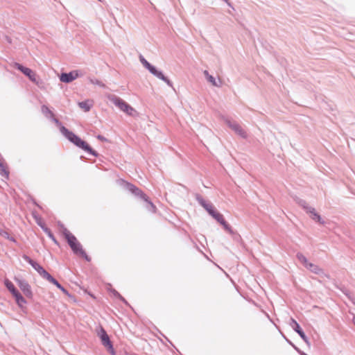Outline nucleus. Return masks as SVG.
Returning a JSON list of instances; mask_svg holds the SVG:
<instances>
[{
  "label": "nucleus",
  "mask_w": 355,
  "mask_h": 355,
  "mask_svg": "<svg viewBox=\"0 0 355 355\" xmlns=\"http://www.w3.org/2000/svg\"><path fill=\"white\" fill-rule=\"evenodd\" d=\"M297 257L298 260L306 267L308 268L309 263H310L307 259L302 254H297Z\"/></svg>",
  "instance_id": "a211bd4d"
},
{
  "label": "nucleus",
  "mask_w": 355,
  "mask_h": 355,
  "mask_svg": "<svg viewBox=\"0 0 355 355\" xmlns=\"http://www.w3.org/2000/svg\"><path fill=\"white\" fill-rule=\"evenodd\" d=\"M97 138H98V139H99V140H101L102 141H106V139L104 137L101 136V135L97 136Z\"/></svg>",
  "instance_id": "72a5a7b5"
},
{
  "label": "nucleus",
  "mask_w": 355,
  "mask_h": 355,
  "mask_svg": "<svg viewBox=\"0 0 355 355\" xmlns=\"http://www.w3.org/2000/svg\"><path fill=\"white\" fill-rule=\"evenodd\" d=\"M78 105L85 112H88L93 105V101L92 100H86L78 103Z\"/></svg>",
  "instance_id": "f8f14e48"
},
{
  "label": "nucleus",
  "mask_w": 355,
  "mask_h": 355,
  "mask_svg": "<svg viewBox=\"0 0 355 355\" xmlns=\"http://www.w3.org/2000/svg\"><path fill=\"white\" fill-rule=\"evenodd\" d=\"M12 295L15 297L16 302L19 301V298L22 297V295L19 293V292L17 291H16Z\"/></svg>",
  "instance_id": "cd10ccee"
},
{
  "label": "nucleus",
  "mask_w": 355,
  "mask_h": 355,
  "mask_svg": "<svg viewBox=\"0 0 355 355\" xmlns=\"http://www.w3.org/2000/svg\"><path fill=\"white\" fill-rule=\"evenodd\" d=\"M62 234L75 254L89 261V259L85 251L83 250L82 245L73 234H71L67 228L63 227Z\"/></svg>",
  "instance_id": "f03ea898"
},
{
  "label": "nucleus",
  "mask_w": 355,
  "mask_h": 355,
  "mask_svg": "<svg viewBox=\"0 0 355 355\" xmlns=\"http://www.w3.org/2000/svg\"><path fill=\"white\" fill-rule=\"evenodd\" d=\"M42 230H44V232L49 236V237L57 245H58V243L56 240V239L55 238V236H53V234H52L51 231L46 227L45 226H43V225H41Z\"/></svg>",
  "instance_id": "2eb2a0df"
},
{
  "label": "nucleus",
  "mask_w": 355,
  "mask_h": 355,
  "mask_svg": "<svg viewBox=\"0 0 355 355\" xmlns=\"http://www.w3.org/2000/svg\"><path fill=\"white\" fill-rule=\"evenodd\" d=\"M201 205L202 207L207 211L208 213L210 212V211H212V209H214V206L211 204H207L205 202H201Z\"/></svg>",
  "instance_id": "b1692460"
},
{
  "label": "nucleus",
  "mask_w": 355,
  "mask_h": 355,
  "mask_svg": "<svg viewBox=\"0 0 355 355\" xmlns=\"http://www.w3.org/2000/svg\"><path fill=\"white\" fill-rule=\"evenodd\" d=\"M0 235H1L2 236H3L5 238L9 239L8 233L1 229H0Z\"/></svg>",
  "instance_id": "c85d7f7f"
},
{
  "label": "nucleus",
  "mask_w": 355,
  "mask_h": 355,
  "mask_svg": "<svg viewBox=\"0 0 355 355\" xmlns=\"http://www.w3.org/2000/svg\"><path fill=\"white\" fill-rule=\"evenodd\" d=\"M42 112L48 117H54V114L46 105L42 107Z\"/></svg>",
  "instance_id": "6ab92c4d"
},
{
  "label": "nucleus",
  "mask_w": 355,
  "mask_h": 355,
  "mask_svg": "<svg viewBox=\"0 0 355 355\" xmlns=\"http://www.w3.org/2000/svg\"><path fill=\"white\" fill-rule=\"evenodd\" d=\"M14 67L21 71L24 75L28 77V78L33 83H37V75L35 71L28 67H25L19 63H14Z\"/></svg>",
  "instance_id": "423d86ee"
},
{
  "label": "nucleus",
  "mask_w": 355,
  "mask_h": 355,
  "mask_svg": "<svg viewBox=\"0 0 355 355\" xmlns=\"http://www.w3.org/2000/svg\"><path fill=\"white\" fill-rule=\"evenodd\" d=\"M310 213H311V217L312 218V219L315 220H317L318 222L320 223H322V222L321 221V217L320 216L317 214L315 211V209H312L311 211H310Z\"/></svg>",
  "instance_id": "412c9836"
},
{
  "label": "nucleus",
  "mask_w": 355,
  "mask_h": 355,
  "mask_svg": "<svg viewBox=\"0 0 355 355\" xmlns=\"http://www.w3.org/2000/svg\"><path fill=\"white\" fill-rule=\"evenodd\" d=\"M306 268L315 274H320L322 272V270L318 266L312 263H309L308 268Z\"/></svg>",
  "instance_id": "ddd939ff"
},
{
  "label": "nucleus",
  "mask_w": 355,
  "mask_h": 355,
  "mask_svg": "<svg viewBox=\"0 0 355 355\" xmlns=\"http://www.w3.org/2000/svg\"><path fill=\"white\" fill-rule=\"evenodd\" d=\"M78 71H72L68 73H63L61 74L60 79L63 83H70L78 77Z\"/></svg>",
  "instance_id": "1a4fd4ad"
},
{
  "label": "nucleus",
  "mask_w": 355,
  "mask_h": 355,
  "mask_svg": "<svg viewBox=\"0 0 355 355\" xmlns=\"http://www.w3.org/2000/svg\"><path fill=\"white\" fill-rule=\"evenodd\" d=\"M24 259L26 260L33 268L35 269L38 273L44 279H46L49 273L46 271L40 264L30 259L27 256L24 257Z\"/></svg>",
  "instance_id": "0eeeda50"
},
{
  "label": "nucleus",
  "mask_w": 355,
  "mask_h": 355,
  "mask_svg": "<svg viewBox=\"0 0 355 355\" xmlns=\"http://www.w3.org/2000/svg\"><path fill=\"white\" fill-rule=\"evenodd\" d=\"M42 230H44V232L49 236V237L57 245H58V243L56 240V239L55 238V236H53V234H52L51 231L46 227L45 226H43V225H41Z\"/></svg>",
  "instance_id": "4468645a"
},
{
  "label": "nucleus",
  "mask_w": 355,
  "mask_h": 355,
  "mask_svg": "<svg viewBox=\"0 0 355 355\" xmlns=\"http://www.w3.org/2000/svg\"><path fill=\"white\" fill-rule=\"evenodd\" d=\"M147 203V209L152 213H155L157 211V207L155 205L149 200L147 196V200H144Z\"/></svg>",
  "instance_id": "dca6fc26"
},
{
  "label": "nucleus",
  "mask_w": 355,
  "mask_h": 355,
  "mask_svg": "<svg viewBox=\"0 0 355 355\" xmlns=\"http://www.w3.org/2000/svg\"><path fill=\"white\" fill-rule=\"evenodd\" d=\"M140 61L143 64V65L149 70V71L157 76L158 78L164 80L165 83H167L169 86H171V81L164 76V74L158 71L155 67L151 65L146 59H144L142 56H140Z\"/></svg>",
  "instance_id": "7ed1b4c3"
},
{
  "label": "nucleus",
  "mask_w": 355,
  "mask_h": 355,
  "mask_svg": "<svg viewBox=\"0 0 355 355\" xmlns=\"http://www.w3.org/2000/svg\"><path fill=\"white\" fill-rule=\"evenodd\" d=\"M297 334L303 340H306V337L302 330H297Z\"/></svg>",
  "instance_id": "7c9ffc66"
},
{
  "label": "nucleus",
  "mask_w": 355,
  "mask_h": 355,
  "mask_svg": "<svg viewBox=\"0 0 355 355\" xmlns=\"http://www.w3.org/2000/svg\"><path fill=\"white\" fill-rule=\"evenodd\" d=\"M292 322H293V324H294L293 328H294L295 331L297 333V330H302V329H301V328H300V325H299V324H298V323H297L295 320L292 319Z\"/></svg>",
  "instance_id": "bb28decb"
},
{
  "label": "nucleus",
  "mask_w": 355,
  "mask_h": 355,
  "mask_svg": "<svg viewBox=\"0 0 355 355\" xmlns=\"http://www.w3.org/2000/svg\"><path fill=\"white\" fill-rule=\"evenodd\" d=\"M4 284L6 288L10 291L12 294H14L16 291H17L14 284L10 280L6 279Z\"/></svg>",
  "instance_id": "f3484780"
},
{
  "label": "nucleus",
  "mask_w": 355,
  "mask_h": 355,
  "mask_svg": "<svg viewBox=\"0 0 355 355\" xmlns=\"http://www.w3.org/2000/svg\"><path fill=\"white\" fill-rule=\"evenodd\" d=\"M204 73H205V76L207 77V79L209 82H210L214 86H217L215 78L212 76L209 75L207 71H205Z\"/></svg>",
  "instance_id": "4be33fe9"
},
{
  "label": "nucleus",
  "mask_w": 355,
  "mask_h": 355,
  "mask_svg": "<svg viewBox=\"0 0 355 355\" xmlns=\"http://www.w3.org/2000/svg\"><path fill=\"white\" fill-rule=\"evenodd\" d=\"M218 211H217L215 209H212V211H210L209 213L213 218L216 216V214H217Z\"/></svg>",
  "instance_id": "2f4dec72"
},
{
  "label": "nucleus",
  "mask_w": 355,
  "mask_h": 355,
  "mask_svg": "<svg viewBox=\"0 0 355 355\" xmlns=\"http://www.w3.org/2000/svg\"><path fill=\"white\" fill-rule=\"evenodd\" d=\"M46 280H48L49 282L52 283L55 286H56L59 289H60L62 286L55 279L53 278L50 274L48 275V277L46 278Z\"/></svg>",
  "instance_id": "aec40b11"
},
{
  "label": "nucleus",
  "mask_w": 355,
  "mask_h": 355,
  "mask_svg": "<svg viewBox=\"0 0 355 355\" xmlns=\"http://www.w3.org/2000/svg\"><path fill=\"white\" fill-rule=\"evenodd\" d=\"M99 338H101L102 344L107 348V351L112 354H115V351L113 348L112 344L110 340L109 336L106 333L104 329L101 328L98 333Z\"/></svg>",
  "instance_id": "39448f33"
},
{
  "label": "nucleus",
  "mask_w": 355,
  "mask_h": 355,
  "mask_svg": "<svg viewBox=\"0 0 355 355\" xmlns=\"http://www.w3.org/2000/svg\"><path fill=\"white\" fill-rule=\"evenodd\" d=\"M16 302L17 303V304H18L19 306H22L24 304H25V303H26V300H25V299L22 297L19 298V301H17Z\"/></svg>",
  "instance_id": "c756f323"
},
{
  "label": "nucleus",
  "mask_w": 355,
  "mask_h": 355,
  "mask_svg": "<svg viewBox=\"0 0 355 355\" xmlns=\"http://www.w3.org/2000/svg\"><path fill=\"white\" fill-rule=\"evenodd\" d=\"M55 124L58 126H60V132L73 144H74L78 147L82 148L85 151L94 155L95 157L98 156V153L94 150L89 145L85 142V141L82 140L79 137L76 135L73 132L69 131L68 129H67L65 127L61 125L60 121L54 116L51 117Z\"/></svg>",
  "instance_id": "f257e3e1"
},
{
  "label": "nucleus",
  "mask_w": 355,
  "mask_h": 355,
  "mask_svg": "<svg viewBox=\"0 0 355 355\" xmlns=\"http://www.w3.org/2000/svg\"><path fill=\"white\" fill-rule=\"evenodd\" d=\"M228 125L230 128L233 130L236 134L240 135L242 137H246L247 135L245 130L241 128V126L236 123H231L229 122Z\"/></svg>",
  "instance_id": "9d476101"
},
{
  "label": "nucleus",
  "mask_w": 355,
  "mask_h": 355,
  "mask_svg": "<svg viewBox=\"0 0 355 355\" xmlns=\"http://www.w3.org/2000/svg\"><path fill=\"white\" fill-rule=\"evenodd\" d=\"M113 103L121 110L125 112L127 114L130 116H135L137 114V111L123 100L119 98H115L113 99Z\"/></svg>",
  "instance_id": "20e7f679"
},
{
  "label": "nucleus",
  "mask_w": 355,
  "mask_h": 355,
  "mask_svg": "<svg viewBox=\"0 0 355 355\" xmlns=\"http://www.w3.org/2000/svg\"><path fill=\"white\" fill-rule=\"evenodd\" d=\"M128 189L137 196H139L143 200H147V196L139 189L134 186L133 184H128Z\"/></svg>",
  "instance_id": "9b49d317"
},
{
  "label": "nucleus",
  "mask_w": 355,
  "mask_h": 355,
  "mask_svg": "<svg viewBox=\"0 0 355 355\" xmlns=\"http://www.w3.org/2000/svg\"><path fill=\"white\" fill-rule=\"evenodd\" d=\"M221 225L223 226L224 229L227 231L228 232L230 233H232V230L231 228V227L230 226V225L225 221V220H224V223H221Z\"/></svg>",
  "instance_id": "a878e982"
},
{
  "label": "nucleus",
  "mask_w": 355,
  "mask_h": 355,
  "mask_svg": "<svg viewBox=\"0 0 355 355\" xmlns=\"http://www.w3.org/2000/svg\"><path fill=\"white\" fill-rule=\"evenodd\" d=\"M214 219H216L219 223H224V218H223V216L220 214L219 212L216 214V216L214 217Z\"/></svg>",
  "instance_id": "393cba45"
},
{
  "label": "nucleus",
  "mask_w": 355,
  "mask_h": 355,
  "mask_svg": "<svg viewBox=\"0 0 355 355\" xmlns=\"http://www.w3.org/2000/svg\"><path fill=\"white\" fill-rule=\"evenodd\" d=\"M17 282L19 287L24 293V294L29 298L32 297L33 293L31 291V286L26 282L23 280L17 279Z\"/></svg>",
  "instance_id": "6e6552de"
},
{
  "label": "nucleus",
  "mask_w": 355,
  "mask_h": 355,
  "mask_svg": "<svg viewBox=\"0 0 355 355\" xmlns=\"http://www.w3.org/2000/svg\"><path fill=\"white\" fill-rule=\"evenodd\" d=\"M201 205L202 207L207 211L208 213L210 212V211H212V209H214V206L211 204H207L205 202H201Z\"/></svg>",
  "instance_id": "5701e85b"
},
{
  "label": "nucleus",
  "mask_w": 355,
  "mask_h": 355,
  "mask_svg": "<svg viewBox=\"0 0 355 355\" xmlns=\"http://www.w3.org/2000/svg\"><path fill=\"white\" fill-rule=\"evenodd\" d=\"M60 290L66 295L69 296V292L63 286Z\"/></svg>",
  "instance_id": "473e14b6"
}]
</instances>
